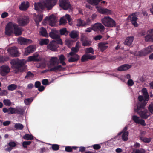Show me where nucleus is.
<instances>
[{
    "label": "nucleus",
    "instance_id": "nucleus-8",
    "mask_svg": "<svg viewBox=\"0 0 153 153\" xmlns=\"http://www.w3.org/2000/svg\"><path fill=\"white\" fill-rule=\"evenodd\" d=\"M45 8L48 10H51L56 4L57 0H43Z\"/></svg>",
    "mask_w": 153,
    "mask_h": 153
},
{
    "label": "nucleus",
    "instance_id": "nucleus-41",
    "mask_svg": "<svg viewBox=\"0 0 153 153\" xmlns=\"http://www.w3.org/2000/svg\"><path fill=\"white\" fill-rule=\"evenodd\" d=\"M60 33L61 35H64L65 36L68 35V32L67 31L66 28L61 29L60 30Z\"/></svg>",
    "mask_w": 153,
    "mask_h": 153
},
{
    "label": "nucleus",
    "instance_id": "nucleus-46",
    "mask_svg": "<svg viewBox=\"0 0 153 153\" xmlns=\"http://www.w3.org/2000/svg\"><path fill=\"white\" fill-rule=\"evenodd\" d=\"M76 25L78 26H85L84 21L79 19L77 20Z\"/></svg>",
    "mask_w": 153,
    "mask_h": 153
},
{
    "label": "nucleus",
    "instance_id": "nucleus-61",
    "mask_svg": "<svg viewBox=\"0 0 153 153\" xmlns=\"http://www.w3.org/2000/svg\"><path fill=\"white\" fill-rule=\"evenodd\" d=\"M149 110L150 111V112L153 114V104H150L149 106Z\"/></svg>",
    "mask_w": 153,
    "mask_h": 153
},
{
    "label": "nucleus",
    "instance_id": "nucleus-37",
    "mask_svg": "<svg viewBox=\"0 0 153 153\" xmlns=\"http://www.w3.org/2000/svg\"><path fill=\"white\" fill-rule=\"evenodd\" d=\"M71 52L68 54H76V53H77L79 50V48L78 46L76 45L75 47L72 48H71Z\"/></svg>",
    "mask_w": 153,
    "mask_h": 153
},
{
    "label": "nucleus",
    "instance_id": "nucleus-47",
    "mask_svg": "<svg viewBox=\"0 0 153 153\" xmlns=\"http://www.w3.org/2000/svg\"><path fill=\"white\" fill-rule=\"evenodd\" d=\"M33 100V99L32 97L27 98L24 100V102L26 105H29L32 102Z\"/></svg>",
    "mask_w": 153,
    "mask_h": 153
},
{
    "label": "nucleus",
    "instance_id": "nucleus-54",
    "mask_svg": "<svg viewBox=\"0 0 153 153\" xmlns=\"http://www.w3.org/2000/svg\"><path fill=\"white\" fill-rule=\"evenodd\" d=\"M16 114L15 108L12 107L9 108L8 114Z\"/></svg>",
    "mask_w": 153,
    "mask_h": 153
},
{
    "label": "nucleus",
    "instance_id": "nucleus-26",
    "mask_svg": "<svg viewBox=\"0 0 153 153\" xmlns=\"http://www.w3.org/2000/svg\"><path fill=\"white\" fill-rule=\"evenodd\" d=\"M18 42L21 45H24L27 43H31L32 41L30 39L20 37L18 39Z\"/></svg>",
    "mask_w": 153,
    "mask_h": 153
},
{
    "label": "nucleus",
    "instance_id": "nucleus-31",
    "mask_svg": "<svg viewBox=\"0 0 153 153\" xmlns=\"http://www.w3.org/2000/svg\"><path fill=\"white\" fill-rule=\"evenodd\" d=\"M29 3L27 2H24L21 3L19 6V9L22 10H26L29 7Z\"/></svg>",
    "mask_w": 153,
    "mask_h": 153
},
{
    "label": "nucleus",
    "instance_id": "nucleus-19",
    "mask_svg": "<svg viewBox=\"0 0 153 153\" xmlns=\"http://www.w3.org/2000/svg\"><path fill=\"white\" fill-rule=\"evenodd\" d=\"M104 27L100 23H96L92 27V29L94 31H102L104 30Z\"/></svg>",
    "mask_w": 153,
    "mask_h": 153
},
{
    "label": "nucleus",
    "instance_id": "nucleus-48",
    "mask_svg": "<svg viewBox=\"0 0 153 153\" xmlns=\"http://www.w3.org/2000/svg\"><path fill=\"white\" fill-rule=\"evenodd\" d=\"M85 51L86 53H91L92 54H94V51L92 47H89L86 48Z\"/></svg>",
    "mask_w": 153,
    "mask_h": 153
},
{
    "label": "nucleus",
    "instance_id": "nucleus-18",
    "mask_svg": "<svg viewBox=\"0 0 153 153\" xmlns=\"http://www.w3.org/2000/svg\"><path fill=\"white\" fill-rule=\"evenodd\" d=\"M68 58H69L68 61L70 62H74L77 61L80 58L79 55L77 54H68L67 55Z\"/></svg>",
    "mask_w": 153,
    "mask_h": 153
},
{
    "label": "nucleus",
    "instance_id": "nucleus-36",
    "mask_svg": "<svg viewBox=\"0 0 153 153\" xmlns=\"http://www.w3.org/2000/svg\"><path fill=\"white\" fill-rule=\"evenodd\" d=\"M43 16V15L42 14H39L34 16V20L37 25L38 24L39 22L41 21L42 19Z\"/></svg>",
    "mask_w": 153,
    "mask_h": 153
},
{
    "label": "nucleus",
    "instance_id": "nucleus-2",
    "mask_svg": "<svg viewBox=\"0 0 153 153\" xmlns=\"http://www.w3.org/2000/svg\"><path fill=\"white\" fill-rule=\"evenodd\" d=\"M50 65L51 67L50 69V71H65V68L62 67L60 65H57L59 64L58 59L57 57H52L49 60Z\"/></svg>",
    "mask_w": 153,
    "mask_h": 153
},
{
    "label": "nucleus",
    "instance_id": "nucleus-49",
    "mask_svg": "<svg viewBox=\"0 0 153 153\" xmlns=\"http://www.w3.org/2000/svg\"><path fill=\"white\" fill-rule=\"evenodd\" d=\"M9 58L8 57H4L3 56H0V62L4 63L5 62L8 61Z\"/></svg>",
    "mask_w": 153,
    "mask_h": 153
},
{
    "label": "nucleus",
    "instance_id": "nucleus-30",
    "mask_svg": "<svg viewBox=\"0 0 153 153\" xmlns=\"http://www.w3.org/2000/svg\"><path fill=\"white\" fill-rule=\"evenodd\" d=\"M134 39V38L133 36L127 37L124 42V44L128 46L131 45Z\"/></svg>",
    "mask_w": 153,
    "mask_h": 153
},
{
    "label": "nucleus",
    "instance_id": "nucleus-64",
    "mask_svg": "<svg viewBox=\"0 0 153 153\" xmlns=\"http://www.w3.org/2000/svg\"><path fill=\"white\" fill-rule=\"evenodd\" d=\"M65 150L67 152H70L72 151V149L71 147L67 146L65 148Z\"/></svg>",
    "mask_w": 153,
    "mask_h": 153
},
{
    "label": "nucleus",
    "instance_id": "nucleus-58",
    "mask_svg": "<svg viewBox=\"0 0 153 153\" xmlns=\"http://www.w3.org/2000/svg\"><path fill=\"white\" fill-rule=\"evenodd\" d=\"M131 153H145V151L143 149H137Z\"/></svg>",
    "mask_w": 153,
    "mask_h": 153
},
{
    "label": "nucleus",
    "instance_id": "nucleus-63",
    "mask_svg": "<svg viewBox=\"0 0 153 153\" xmlns=\"http://www.w3.org/2000/svg\"><path fill=\"white\" fill-rule=\"evenodd\" d=\"M48 83V81L47 79H44L42 80V84L44 85H47Z\"/></svg>",
    "mask_w": 153,
    "mask_h": 153
},
{
    "label": "nucleus",
    "instance_id": "nucleus-50",
    "mask_svg": "<svg viewBox=\"0 0 153 153\" xmlns=\"http://www.w3.org/2000/svg\"><path fill=\"white\" fill-rule=\"evenodd\" d=\"M102 0H90V3L91 4L97 5Z\"/></svg>",
    "mask_w": 153,
    "mask_h": 153
},
{
    "label": "nucleus",
    "instance_id": "nucleus-22",
    "mask_svg": "<svg viewBox=\"0 0 153 153\" xmlns=\"http://www.w3.org/2000/svg\"><path fill=\"white\" fill-rule=\"evenodd\" d=\"M56 41H52L47 46L48 49L53 51H55L57 49L58 46Z\"/></svg>",
    "mask_w": 153,
    "mask_h": 153
},
{
    "label": "nucleus",
    "instance_id": "nucleus-16",
    "mask_svg": "<svg viewBox=\"0 0 153 153\" xmlns=\"http://www.w3.org/2000/svg\"><path fill=\"white\" fill-rule=\"evenodd\" d=\"M13 24L11 22L8 23L5 28V34L6 35L10 36L13 32Z\"/></svg>",
    "mask_w": 153,
    "mask_h": 153
},
{
    "label": "nucleus",
    "instance_id": "nucleus-45",
    "mask_svg": "<svg viewBox=\"0 0 153 153\" xmlns=\"http://www.w3.org/2000/svg\"><path fill=\"white\" fill-rule=\"evenodd\" d=\"M16 113L22 114L23 113L24 110L22 108L19 107L15 108Z\"/></svg>",
    "mask_w": 153,
    "mask_h": 153
},
{
    "label": "nucleus",
    "instance_id": "nucleus-33",
    "mask_svg": "<svg viewBox=\"0 0 153 153\" xmlns=\"http://www.w3.org/2000/svg\"><path fill=\"white\" fill-rule=\"evenodd\" d=\"M69 36L72 39L76 38L79 37V33L77 31L73 30L70 33Z\"/></svg>",
    "mask_w": 153,
    "mask_h": 153
},
{
    "label": "nucleus",
    "instance_id": "nucleus-14",
    "mask_svg": "<svg viewBox=\"0 0 153 153\" xmlns=\"http://www.w3.org/2000/svg\"><path fill=\"white\" fill-rule=\"evenodd\" d=\"M10 71V68L8 65H3L0 67V74L2 76H5Z\"/></svg>",
    "mask_w": 153,
    "mask_h": 153
},
{
    "label": "nucleus",
    "instance_id": "nucleus-11",
    "mask_svg": "<svg viewBox=\"0 0 153 153\" xmlns=\"http://www.w3.org/2000/svg\"><path fill=\"white\" fill-rule=\"evenodd\" d=\"M59 5L65 10L69 9L71 10L68 0H59Z\"/></svg>",
    "mask_w": 153,
    "mask_h": 153
},
{
    "label": "nucleus",
    "instance_id": "nucleus-62",
    "mask_svg": "<svg viewBox=\"0 0 153 153\" xmlns=\"http://www.w3.org/2000/svg\"><path fill=\"white\" fill-rule=\"evenodd\" d=\"M127 83L128 86H131L134 84V82L131 79L128 80L127 82Z\"/></svg>",
    "mask_w": 153,
    "mask_h": 153
},
{
    "label": "nucleus",
    "instance_id": "nucleus-34",
    "mask_svg": "<svg viewBox=\"0 0 153 153\" xmlns=\"http://www.w3.org/2000/svg\"><path fill=\"white\" fill-rule=\"evenodd\" d=\"M59 58V63H61L62 65H65L66 64L65 62L66 58L63 54L59 55L58 56Z\"/></svg>",
    "mask_w": 153,
    "mask_h": 153
},
{
    "label": "nucleus",
    "instance_id": "nucleus-1",
    "mask_svg": "<svg viewBox=\"0 0 153 153\" xmlns=\"http://www.w3.org/2000/svg\"><path fill=\"white\" fill-rule=\"evenodd\" d=\"M25 62L24 59L20 60L16 59H12L10 63L12 65V68L14 69L13 72L16 74L23 72L24 70L23 66Z\"/></svg>",
    "mask_w": 153,
    "mask_h": 153
},
{
    "label": "nucleus",
    "instance_id": "nucleus-53",
    "mask_svg": "<svg viewBox=\"0 0 153 153\" xmlns=\"http://www.w3.org/2000/svg\"><path fill=\"white\" fill-rule=\"evenodd\" d=\"M138 99L140 102L139 103V105L138 106H139L140 104H142L143 103L144 100H145V99H144L143 96L140 95L138 96Z\"/></svg>",
    "mask_w": 153,
    "mask_h": 153
},
{
    "label": "nucleus",
    "instance_id": "nucleus-59",
    "mask_svg": "<svg viewBox=\"0 0 153 153\" xmlns=\"http://www.w3.org/2000/svg\"><path fill=\"white\" fill-rule=\"evenodd\" d=\"M52 148L54 150H57L59 149V146L56 144H53L52 145Z\"/></svg>",
    "mask_w": 153,
    "mask_h": 153
},
{
    "label": "nucleus",
    "instance_id": "nucleus-20",
    "mask_svg": "<svg viewBox=\"0 0 153 153\" xmlns=\"http://www.w3.org/2000/svg\"><path fill=\"white\" fill-rule=\"evenodd\" d=\"M128 18L129 19L131 20V23L134 26L137 27L138 26V25L137 22V18L136 13H133L130 15Z\"/></svg>",
    "mask_w": 153,
    "mask_h": 153
},
{
    "label": "nucleus",
    "instance_id": "nucleus-28",
    "mask_svg": "<svg viewBox=\"0 0 153 153\" xmlns=\"http://www.w3.org/2000/svg\"><path fill=\"white\" fill-rule=\"evenodd\" d=\"M16 146V144L14 142H10L8 144V145L5 146L7 148L5 149V150L6 151L10 152L12 150L13 147Z\"/></svg>",
    "mask_w": 153,
    "mask_h": 153
},
{
    "label": "nucleus",
    "instance_id": "nucleus-25",
    "mask_svg": "<svg viewBox=\"0 0 153 153\" xmlns=\"http://www.w3.org/2000/svg\"><path fill=\"white\" fill-rule=\"evenodd\" d=\"M108 43L105 42H100L98 43V49L102 52L107 49L108 47V46L107 45L108 44Z\"/></svg>",
    "mask_w": 153,
    "mask_h": 153
},
{
    "label": "nucleus",
    "instance_id": "nucleus-60",
    "mask_svg": "<svg viewBox=\"0 0 153 153\" xmlns=\"http://www.w3.org/2000/svg\"><path fill=\"white\" fill-rule=\"evenodd\" d=\"M8 94V92L7 90H4L0 92V95L3 96L6 95Z\"/></svg>",
    "mask_w": 153,
    "mask_h": 153
},
{
    "label": "nucleus",
    "instance_id": "nucleus-56",
    "mask_svg": "<svg viewBox=\"0 0 153 153\" xmlns=\"http://www.w3.org/2000/svg\"><path fill=\"white\" fill-rule=\"evenodd\" d=\"M34 76V74L30 71H28L27 73L26 76L25 77V78L28 79L30 77H33Z\"/></svg>",
    "mask_w": 153,
    "mask_h": 153
},
{
    "label": "nucleus",
    "instance_id": "nucleus-12",
    "mask_svg": "<svg viewBox=\"0 0 153 153\" xmlns=\"http://www.w3.org/2000/svg\"><path fill=\"white\" fill-rule=\"evenodd\" d=\"M9 53L12 57H17L19 56L17 49L15 47H12L7 49Z\"/></svg>",
    "mask_w": 153,
    "mask_h": 153
},
{
    "label": "nucleus",
    "instance_id": "nucleus-17",
    "mask_svg": "<svg viewBox=\"0 0 153 153\" xmlns=\"http://www.w3.org/2000/svg\"><path fill=\"white\" fill-rule=\"evenodd\" d=\"M28 61L39 62L41 60L39 55L37 53H35L32 56L28 57Z\"/></svg>",
    "mask_w": 153,
    "mask_h": 153
},
{
    "label": "nucleus",
    "instance_id": "nucleus-5",
    "mask_svg": "<svg viewBox=\"0 0 153 153\" xmlns=\"http://www.w3.org/2000/svg\"><path fill=\"white\" fill-rule=\"evenodd\" d=\"M49 34V36L54 39L53 41H56L58 44L61 45L62 44V41L58 34V32L56 29H52Z\"/></svg>",
    "mask_w": 153,
    "mask_h": 153
},
{
    "label": "nucleus",
    "instance_id": "nucleus-38",
    "mask_svg": "<svg viewBox=\"0 0 153 153\" xmlns=\"http://www.w3.org/2000/svg\"><path fill=\"white\" fill-rule=\"evenodd\" d=\"M23 138L25 140H31L33 139V137L31 134H26L25 135L23 136Z\"/></svg>",
    "mask_w": 153,
    "mask_h": 153
},
{
    "label": "nucleus",
    "instance_id": "nucleus-9",
    "mask_svg": "<svg viewBox=\"0 0 153 153\" xmlns=\"http://www.w3.org/2000/svg\"><path fill=\"white\" fill-rule=\"evenodd\" d=\"M45 19L48 22L50 26L53 27L55 26L57 18L54 15L52 14L46 17Z\"/></svg>",
    "mask_w": 153,
    "mask_h": 153
},
{
    "label": "nucleus",
    "instance_id": "nucleus-24",
    "mask_svg": "<svg viewBox=\"0 0 153 153\" xmlns=\"http://www.w3.org/2000/svg\"><path fill=\"white\" fill-rule=\"evenodd\" d=\"M132 119L134 122L137 123H140V124L145 126L146 125L145 121L142 119H140L139 117L136 115L132 116Z\"/></svg>",
    "mask_w": 153,
    "mask_h": 153
},
{
    "label": "nucleus",
    "instance_id": "nucleus-15",
    "mask_svg": "<svg viewBox=\"0 0 153 153\" xmlns=\"http://www.w3.org/2000/svg\"><path fill=\"white\" fill-rule=\"evenodd\" d=\"M98 12L100 13L106 15H110L112 13V11L107 8H104L101 7H96Z\"/></svg>",
    "mask_w": 153,
    "mask_h": 153
},
{
    "label": "nucleus",
    "instance_id": "nucleus-4",
    "mask_svg": "<svg viewBox=\"0 0 153 153\" xmlns=\"http://www.w3.org/2000/svg\"><path fill=\"white\" fill-rule=\"evenodd\" d=\"M101 22L105 26L108 27H113L116 26L115 21L108 16L104 17L102 19Z\"/></svg>",
    "mask_w": 153,
    "mask_h": 153
},
{
    "label": "nucleus",
    "instance_id": "nucleus-44",
    "mask_svg": "<svg viewBox=\"0 0 153 153\" xmlns=\"http://www.w3.org/2000/svg\"><path fill=\"white\" fill-rule=\"evenodd\" d=\"M14 127L16 129L22 130L23 129L24 126L21 123H16L14 125Z\"/></svg>",
    "mask_w": 153,
    "mask_h": 153
},
{
    "label": "nucleus",
    "instance_id": "nucleus-35",
    "mask_svg": "<svg viewBox=\"0 0 153 153\" xmlns=\"http://www.w3.org/2000/svg\"><path fill=\"white\" fill-rule=\"evenodd\" d=\"M39 33L40 35L45 37H47L48 36L46 30L43 27L40 28Z\"/></svg>",
    "mask_w": 153,
    "mask_h": 153
},
{
    "label": "nucleus",
    "instance_id": "nucleus-51",
    "mask_svg": "<svg viewBox=\"0 0 153 153\" xmlns=\"http://www.w3.org/2000/svg\"><path fill=\"white\" fill-rule=\"evenodd\" d=\"M140 138L141 140L146 143H149L151 140V139L150 138H147L142 137H140Z\"/></svg>",
    "mask_w": 153,
    "mask_h": 153
},
{
    "label": "nucleus",
    "instance_id": "nucleus-32",
    "mask_svg": "<svg viewBox=\"0 0 153 153\" xmlns=\"http://www.w3.org/2000/svg\"><path fill=\"white\" fill-rule=\"evenodd\" d=\"M142 92L144 96V98H145V100H144L143 102H147L149 98V95L147 92V90L146 88H144L142 90Z\"/></svg>",
    "mask_w": 153,
    "mask_h": 153
},
{
    "label": "nucleus",
    "instance_id": "nucleus-10",
    "mask_svg": "<svg viewBox=\"0 0 153 153\" xmlns=\"http://www.w3.org/2000/svg\"><path fill=\"white\" fill-rule=\"evenodd\" d=\"M80 40L82 45L84 46H90L91 42L85 35L82 34L81 36Z\"/></svg>",
    "mask_w": 153,
    "mask_h": 153
},
{
    "label": "nucleus",
    "instance_id": "nucleus-29",
    "mask_svg": "<svg viewBox=\"0 0 153 153\" xmlns=\"http://www.w3.org/2000/svg\"><path fill=\"white\" fill-rule=\"evenodd\" d=\"M131 67V65L125 64L122 65L117 68V70L118 71H125L130 68Z\"/></svg>",
    "mask_w": 153,
    "mask_h": 153
},
{
    "label": "nucleus",
    "instance_id": "nucleus-55",
    "mask_svg": "<svg viewBox=\"0 0 153 153\" xmlns=\"http://www.w3.org/2000/svg\"><path fill=\"white\" fill-rule=\"evenodd\" d=\"M31 143L30 141H24L22 143V146L24 148H27V146L30 144Z\"/></svg>",
    "mask_w": 153,
    "mask_h": 153
},
{
    "label": "nucleus",
    "instance_id": "nucleus-23",
    "mask_svg": "<svg viewBox=\"0 0 153 153\" xmlns=\"http://www.w3.org/2000/svg\"><path fill=\"white\" fill-rule=\"evenodd\" d=\"M36 48L34 46H29L26 48L24 54L25 56H27L29 54L34 52Z\"/></svg>",
    "mask_w": 153,
    "mask_h": 153
},
{
    "label": "nucleus",
    "instance_id": "nucleus-40",
    "mask_svg": "<svg viewBox=\"0 0 153 153\" xmlns=\"http://www.w3.org/2000/svg\"><path fill=\"white\" fill-rule=\"evenodd\" d=\"M49 42V40L48 39H41L40 42L39 44L41 45H46Z\"/></svg>",
    "mask_w": 153,
    "mask_h": 153
},
{
    "label": "nucleus",
    "instance_id": "nucleus-27",
    "mask_svg": "<svg viewBox=\"0 0 153 153\" xmlns=\"http://www.w3.org/2000/svg\"><path fill=\"white\" fill-rule=\"evenodd\" d=\"M95 58L96 57L94 56H91L90 54L86 53L82 56L81 59V60L82 62H83L88 59L94 60Z\"/></svg>",
    "mask_w": 153,
    "mask_h": 153
},
{
    "label": "nucleus",
    "instance_id": "nucleus-39",
    "mask_svg": "<svg viewBox=\"0 0 153 153\" xmlns=\"http://www.w3.org/2000/svg\"><path fill=\"white\" fill-rule=\"evenodd\" d=\"M17 88V85L15 84H11L7 87L8 90L13 91L16 90Z\"/></svg>",
    "mask_w": 153,
    "mask_h": 153
},
{
    "label": "nucleus",
    "instance_id": "nucleus-7",
    "mask_svg": "<svg viewBox=\"0 0 153 153\" xmlns=\"http://www.w3.org/2000/svg\"><path fill=\"white\" fill-rule=\"evenodd\" d=\"M43 0H40L38 2L34 3V9L39 12H42L45 8Z\"/></svg>",
    "mask_w": 153,
    "mask_h": 153
},
{
    "label": "nucleus",
    "instance_id": "nucleus-13",
    "mask_svg": "<svg viewBox=\"0 0 153 153\" xmlns=\"http://www.w3.org/2000/svg\"><path fill=\"white\" fill-rule=\"evenodd\" d=\"M153 51V45L149 46L140 51V55L141 56H145Z\"/></svg>",
    "mask_w": 153,
    "mask_h": 153
},
{
    "label": "nucleus",
    "instance_id": "nucleus-42",
    "mask_svg": "<svg viewBox=\"0 0 153 153\" xmlns=\"http://www.w3.org/2000/svg\"><path fill=\"white\" fill-rule=\"evenodd\" d=\"M122 138L123 140L124 141H126L128 139V132H123Z\"/></svg>",
    "mask_w": 153,
    "mask_h": 153
},
{
    "label": "nucleus",
    "instance_id": "nucleus-57",
    "mask_svg": "<svg viewBox=\"0 0 153 153\" xmlns=\"http://www.w3.org/2000/svg\"><path fill=\"white\" fill-rule=\"evenodd\" d=\"M67 23V21L64 17L61 18L60 20V25H65Z\"/></svg>",
    "mask_w": 153,
    "mask_h": 153
},
{
    "label": "nucleus",
    "instance_id": "nucleus-3",
    "mask_svg": "<svg viewBox=\"0 0 153 153\" xmlns=\"http://www.w3.org/2000/svg\"><path fill=\"white\" fill-rule=\"evenodd\" d=\"M147 102H144L142 104H140L139 106H137L135 111L143 119H146L150 114L147 109H145V106Z\"/></svg>",
    "mask_w": 153,
    "mask_h": 153
},
{
    "label": "nucleus",
    "instance_id": "nucleus-21",
    "mask_svg": "<svg viewBox=\"0 0 153 153\" xmlns=\"http://www.w3.org/2000/svg\"><path fill=\"white\" fill-rule=\"evenodd\" d=\"M14 33L16 36H19L21 35L22 31L21 28L19 27L18 25L15 23H13Z\"/></svg>",
    "mask_w": 153,
    "mask_h": 153
},
{
    "label": "nucleus",
    "instance_id": "nucleus-52",
    "mask_svg": "<svg viewBox=\"0 0 153 153\" xmlns=\"http://www.w3.org/2000/svg\"><path fill=\"white\" fill-rule=\"evenodd\" d=\"M3 102L4 105L6 106H9L11 104V102L8 99H4L3 100Z\"/></svg>",
    "mask_w": 153,
    "mask_h": 153
},
{
    "label": "nucleus",
    "instance_id": "nucleus-43",
    "mask_svg": "<svg viewBox=\"0 0 153 153\" xmlns=\"http://www.w3.org/2000/svg\"><path fill=\"white\" fill-rule=\"evenodd\" d=\"M150 33V35H147L145 37V40L146 41H151L152 42V34L151 33V30H149Z\"/></svg>",
    "mask_w": 153,
    "mask_h": 153
},
{
    "label": "nucleus",
    "instance_id": "nucleus-6",
    "mask_svg": "<svg viewBox=\"0 0 153 153\" xmlns=\"http://www.w3.org/2000/svg\"><path fill=\"white\" fill-rule=\"evenodd\" d=\"M17 21L19 26H24L27 25L30 19L28 16H19L17 19Z\"/></svg>",
    "mask_w": 153,
    "mask_h": 153
}]
</instances>
